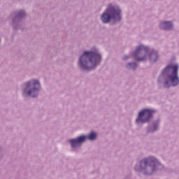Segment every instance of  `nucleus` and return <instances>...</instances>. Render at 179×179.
Returning a JSON list of instances; mask_svg holds the SVG:
<instances>
[{"instance_id":"1","label":"nucleus","mask_w":179,"mask_h":179,"mask_svg":"<svg viewBox=\"0 0 179 179\" xmlns=\"http://www.w3.org/2000/svg\"><path fill=\"white\" fill-rule=\"evenodd\" d=\"M103 61V55L99 48L92 47L90 50H85L78 57V68L82 72H90L96 69Z\"/></svg>"},{"instance_id":"2","label":"nucleus","mask_w":179,"mask_h":179,"mask_svg":"<svg viewBox=\"0 0 179 179\" xmlns=\"http://www.w3.org/2000/svg\"><path fill=\"white\" fill-rule=\"evenodd\" d=\"M157 83L164 89L179 86L178 65L168 64L162 71L157 78Z\"/></svg>"},{"instance_id":"3","label":"nucleus","mask_w":179,"mask_h":179,"mask_svg":"<svg viewBox=\"0 0 179 179\" xmlns=\"http://www.w3.org/2000/svg\"><path fill=\"white\" fill-rule=\"evenodd\" d=\"M164 167L162 162L156 157L150 156L137 162L134 170L136 173H141L144 176H152L156 171L163 170Z\"/></svg>"},{"instance_id":"4","label":"nucleus","mask_w":179,"mask_h":179,"mask_svg":"<svg viewBox=\"0 0 179 179\" xmlns=\"http://www.w3.org/2000/svg\"><path fill=\"white\" fill-rule=\"evenodd\" d=\"M100 20L103 24L114 26L122 20V8L116 3H110L100 15Z\"/></svg>"},{"instance_id":"5","label":"nucleus","mask_w":179,"mask_h":179,"mask_svg":"<svg viewBox=\"0 0 179 179\" xmlns=\"http://www.w3.org/2000/svg\"><path fill=\"white\" fill-rule=\"evenodd\" d=\"M132 55L137 62H145L148 58H149L151 64H155L159 61V52L154 49L150 50L149 46L143 44L137 46L135 51L132 52Z\"/></svg>"},{"instance_id":"6","label":"nucleus","mask_w":179,"mask_h":179,"mask_svg":"<svg viewBox=\"0 0 179 179\" xmlns=\"http://www.w3.org/2000/svg\"><path fill=\"white\" fill-rule=\"evenodd\" d=\"M20 87L24 99H37L41 92V83L38 79H31L22 83Z\"/></svg>"},{"instance_id":"7","label":"nucleus","mask_w":179,"mask_h":179,"mask_svg":"<svg viewBox=\"0 0 179 179\" xmlns=\"http://www.w3.org/2000/svg\"><path fill=\"white\" fill-rule=\"evenodd\" d=\"M157 113V110L152 108H147L141 109L135 120V124L137 127L140 125H143V124H148L153 120L155 114Z\"/></svg>"},{"instance_id":"8","label":"nucleus","mask_w":179,"mask_h":179,"mask_svg":"<svg viewBox=\"0 0 179 179\" xmlns=\"http://www.w3.org/2000/svg\"><path fill=\"white\" fill-rule=\"evenodd\" d=\"M97 139V133L96 131H91L87 135H80L76 138L69 140L71 149H80L82 145L86 141H96Z\"/></svg>"},{"instance_id":"9","label":"nucleus","mask_w":179,"mask_h":179,"mask_svg":"<svg viewBox=\"0 0 179 179\" xmlns=\"http://www.w3.org/2000/svg\"><path fill=\"white\" fill-rule=\"evenodd\" d=\"M24 17H26V11L24 10H17L14 12V16L12 18V26L14 30L22 29Z\"/></svg>"},{"instance_id":"10","label":"nucleus","mask_w":179,"mask_h":179,"mask_svg":"<svg viewBox=\"0 0 179 179\" xmlns=\"http://www.w3.org/2000/svg\"><path fill=\"white\" fill-rule=\"evenodd\" d=\"M161 122L162 120L160 118H157L148 122L147 124H148V125L146 128L147 134H155V132H157V131L160 129Z\"/></svg>"},{"instance_id":"11","label":"nucleus","mask_w":179,"mask_h":179,"mask_svg":"<svg viewBox=\"0 0 179 179\" xmlns=\"http://www.w3.org/2000/svg\"><path fill=\"white\" fill-rule=\"evenodd\" d=\"M159 29L165 31H171V30H174V24L171 21H164L160 22Z\"/></svg>"},{"instance_id":"12","label":"nucleus","mask_w":179,"mask_h":179,"mask_svg":"<svg viewBox=\"0 0 179 179\" xmlns=\"http://www.w3.org/2000/svg\"><path fill=\"white\" fill-rule=\"evenodd\" d=\"M138 68V63L136 62H127L125 65V69L127 71H136Z\"/></svg>"},{"instance_id":"13","label":"nucleus","mask_w":179,"mask_h":179,"mask_svg":"<svg viewBox=\"0 0 179 179\" xmlns=\"http://www.w3.org/2000/svg\"><path fill=\"white\" fill-rule=\"evenodd\" d=\"M131 59V55H124L122 57V60L123 61H128V59Z\"/></svg>"},{"instance_id":"14","label":"nucleus","mask_w":179,"mask_h":179,"mask_svg":"<svg viewBox=\"0 0 179 179\" xmlns=\"http://www.w3.org/2000/svg\"><path fill=\"white\" fill-rule=\"evenodd\" d=\"M1 159H2V155H0V160H1Z\"/></svg>"},{"instance_id":"15","label":"nucleus","mask_w":179,"mask_h":179,"mask_svg":"<svg viewBox=\"0 0 179 179\" xmlns=\"http://www.w3.org/2000/svg\"><path fill=\"white\" fill-rule=\"evenodd\" d=\"M0 43H1V38H0Z\"/></svg>"}]
</instances>
